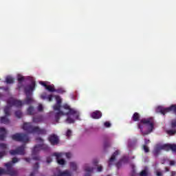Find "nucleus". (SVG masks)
<instances>
[{"label": "nucleus", "mask_w": 176, "mask_h": 176, "mask_svg": "<svg viewBox=\"0 0 176 176\" xmlns=\"http://www.w3.org/2000/svg\"><path fill=\"white\" fill-rule=\"evenodd\" d=\"M56 104L54 105V111H58V112L55 114V120L57 123H58V121L60 120V118L61 116H67V118L66 119L67 123L71 124V123H75V120H79V116L80 113L79 111L71 109V107L68 105L67 104H65L63 106H61V98L58 96H56ZM71 116H73L74 118H71Z\"/></svg>", "instance_id": "f257e3e1"}, {"label": "nucleus", "mask_w": 176, "mask_h": 176, "mask_svg": "<svg viewBox=\"0 0 176 176\" xmlns=\"http://www.w3.org/2000/svg\"><path fill=\"white\" fill-rule=\"evenodd\" d=\"M36 140L37 142H41V144H37L34 147L32 151V156L33 160H41V157L37 155L39 151H44L45 152H49L50 147L47 144H43L44 140L41 138H37Z\"/></svg>", "instance_id": "f03ea898"}, {"label": "nucleus", "mask_w": 176, "mask_h": 176, "mask_svg": "<svg viewBox=\"0 0 176 176\" xmlns=\"http://www.w3.org/2000/svg\"><path fill=\"white\" fill-rule=\"evenodd\" d=\"M23 130L31 134H38L41 135H46L47 131L45 129H41L39 126H33L31 122H25L23 125Z\"/></svg>", "instance_id": "7ed1b4c3"}, {"label": "nucleus", "mask_w": 176, "mask_h": 176, "mask_svg": "<svg viewBox=\"0 0 176 176\" xmlns=\"http://www.w3.org/2000/svg\"><path fill=\"white\" fill-rule=\"evenodd\" d=\"M18 162H20V159L17 157H13L12 162L5 164L7 169L5 170L0 168V175H2L3 174H8L10 176H17V170H13L12 167L13 164L17 163Z\"/></svg>", "instance_id": "20e7f679"}, {"label": "nucleus", "mask_w": 176, "mask_h": 176, "mask_svg": "<svg viewBox=\"0 0 176 176\" xmlns=\"http://www.w3.org/2000/svg\"><path fill=\"white\" fill-rule=\"evenodd\" d=\"M141 124H144L145 126H146L148 131L142 132V125ZM138 126L140 131L142 132L143 136L148 135L149 133H152V131H153V128L155 126V120H153V118H143L140 120V122L138 124Z\"/></svg>", "instance_id": "39448f33"}, {"label": "nucleus", "mask_w": 176, "mask_h": 176, "mask_svg": "<svg viewBox=\"0 0 176 176\" xmlns=\"http://www.w3.org/2000/svg\"><path fill=\"white\" fill-rule=\"evenodd\" d=\"M32 95H26L25 100L22 102L21 100H18L14 98H10L8 100V105H13L14 107H16V108H21L24 104L30 105V104H32L34 100L32 99Z\"/></svg>", "instance_id": "423d86ee"}, {"label": "nucleus", "mask_w": 176, "mask_h": 176, "mask_svg": "<svg viewBox=\"0 0 176 176\" xmlns=\"http://www.w3.org/2000/svg\"><path fill=\"white\" fill-rule=\"evenodd\" d=\"M14 107L12 104H9L7 101V106L4 108V113L5 116L1 117V123H3V124H9L10 123V120L8 118V116H10V109Z\"/></svg>", "instance_id": "0eeeda50"}, {"label": "nucleus", "mask_w": 176, "mask_h": 176, "mask_svg": "<svg viewBox=\"0 0 176 176\" xmlns=\"http://www.w3.org/2000/svg\"><path fill=\"white\" fill-rule=\"evenodd\" d=\"M12 139L19 142H28L30 141L28 135L24 133H15L12 135Z\"/></svg>", "instance_id": "6e6552de"}, {"label": "nucleus", "mask_w": 176, "mask_h": 176, "mask_svg": "<svg viewBox=\"0 0 176 176\" xmlns=\"http://www.w3.org/2000/svg\"><path fill=\"white\" fill-rule=\"evenodd\" d=\"M170 111H173L174 113H176V104H173L168 108H164L162 106H159L156 109V112H159L164 116L166 115L167 113L170 112Z\"/></svg>", "instance_id": "1a4fd4ad"}, {"label": "nucleus", "mask_w": 176, "mask_h": 176, "mask_svg": "<svg viewBox=\"0 0 176 176\" xmlns=\"http://www.w3.org/2000/svg\"><path fill=\"white\" fill-rule=\"evenodd\" d=\"M10 154H11L12 156L16 155H25V145L19 146L15 150H10Z\"/></svg>", "instance_id": "9d476101"}, {"label": "nucleus", "mask_w": 176, "mask_h": 176, "mask_svg": "<svg viewBox=\"0 0 176 176\" xmlns=\"http://www.w3.org/2000/svg\"><path fill=\"white\" fill-rule=\"evenodd\" d=\"M160 149L162 151H166L168 152L172 151V152H176V144H164L160 146Z\"/></svg>", "instance_id": "9b49d317"}, {"label": "nucleus", "mask_w": 176, "mask_h": 176, "mask_svg": "<svg viewBox=\"0 0 176 176\" xmlns=\"http://www.w3.org/2000/svg\"><path fill=\"white\" fill-rule=\"evenodd\" d=\"M48 141L50 142L51 145H58L60 143V139L58 138V136L56 134H51L48 137Z\"/></svg>", "instance_id": "f8f14e48"}, {"label": "nucleus", "mask_w": 176, "mask_h": 176, "mask_svg": "<svg viewBox=\"0 0 176 176\" xmlns=\"http://www.w3.org/2000/svg\"><path fill=\"white\" fill-rule=\"evenodd\" d=\"M35 86H36V84L35 83V81L32 82V83L29 85H27L25 87V94L26 96L32 95L31 92L34 91L35 89Z\"/></svg>", "instance_id": "ddd939ff"}, {"label": "nucleus", "mask_w": 176, "mask_h": 176, "mask_svg": "<svg viewBox=\"0 0 176 176\" xmlns=\"http://www.w3.org/2000/svg\"><path fill=\"white\" fill-rule=\"evenodd\" d=\"M120 152L119 151H116L113 155H111V158L109 160V167H111V166H112V163L115 162V160H116V156H118V155H119Z\"/></svg>", "instance_id": "4468645a"}, {"label": "nucleus", "mask_w": 176, "mask_h": 176, "mask_svg": "<svg viewBox=\"0 0 176 176\" xmlns=\"http://www.w3.org/2000/svg\"><path fill=\"white\" fill-rule=\"evenodd\" d=\"M102 116V113L100 111H95L91 113V118H92V119H100Z\"/></svg>", "instance_id": "2eb2a0df"}, {"label": "nucleus", "mask_w": 176, "mask_h": 176, "mask_svg": "<svg viewBox=\"0 0 176 176\" xmlns=\"http://www.w3.org/2000/svg\"><path fill=\"white\" fill-rule=\"evenodd\" d=\"M6 134H8L6 129L3 127L0 128V141H3L6 138Z\"/></svg>", "instance_id": "dca6fc26"}, {"label": "nucleus", "mask_w": 176, "mask_h": 176, "mask_svg": "<svg viewBox=\"0 0 176 176\" xmlns=\"http://www.w3.org/2000/svg\"><path fill=\"white\" fill-rule=\"evenodd\" d=\"M6 148H7L6 144L3 143H0V149L1 151H2L1 152H0V158L3 157V156H5V154L6 153L5 152V149H6Z\"/></svg>", "instance_id": "f3484780"}, {"label": "nucleus", "mask_w": 176, "mask_h": 176, "mask_svg": "<svg viewBox=\"0 0 176 176\" xmlns=\"http://www.w3.org/2000/svg\"><path fill=\"white\" fill-rule=\"evenodd\" d=\"M39 168V163L36 162L33 166V172L31 173L30 176H35V174L38 173V169Z\"/></svg>", "instance_id": "a211bd4d"}, {"label": "nucleus", "mask_w": 176, "mask_h": 176, "mask_svg": "<svg viewBox=\"0 0 176 176\" xmlns=\"http://www.w3.org/2000/svg\"><path fill=\"white\" fill-rule=\"evenodd\" d=\"M43 121V116H38L36 117L33 118V123H41V122Z\"/></svg>", "instance_id": "6ab92c4d"}, {"label": "nucleus", "mask_w": 176, "mask_h": 176, "mask_svg": "<svg viewBox=\"0 0 176 176\" xmlns=\"http://www.w3.org/2000/svg\"><path fill=\"white\" fill-rule=\"evenodd\" d=\"M140 118H141V116L140 115V113H138V112H135L133 113L131 119L133 122H139Z\"/></svg>", "instance_id": "aec40b11"}, {"label": "nucleus", "mask_w": 176, "mask_h": 176, "mask_svg": "<svg viewBox=\"0 0 176 176\" xmlns=\"http://www.w3.org/2000/svg\"><path fill=\"white\" fill-rule=\"evenodd\" d=\"M6 83H8V85H10L12 83H14V79L13 78H12L11 76H7L6 78Z\"/></svg>", "instance_id": "412c9836"}, {"label": "nucleus", "mask_w": 176, "mask_h": 176, "mask_svg": "<svg viewBox=\"0 0 176 176\" xmlns=\"http://www.w3.org/2000/svg\"><path fill=\"white\" fill-rule=\"evenodd\" d=\"M45 89L51 93H54V91H56V89H54V85H47V87Z\"/></svg>", "instance_id": "4be33fe9"}, {"label": "nucleus", "mask_w": 176, "mask_h": 176, "mask_svg": "<svg viewBox=\"0 0 176 176\" xmlns=\"http://www.w3.org/2000/svg\"><path fill=\"white\" fill-rule=\"evenodd\" d=\"M160 151H162V149H160V147H159V148H155V149L153 151V155H154L155 157H157V156H159V155H160Z\"/></svg>", "instance_id": "5701e85b"}, {"label": "nucleus", "mask_w": 176, "mask_h": 176, "mask_svg": "<svg viewBox=\"0 0 176 176\" xmlns=\"http://www.w3.org/2000/svg\"><path fill=\"white\" fill-rule=\"evenodd\" d=\"M70 167L74 171H76V170L78 168V166L76 165V163H75V162H70Z\"/></svg>", "instance_id": "b1692460"}, {"label": "nucleus", "mask_w": 176, "mask_h": 176, "mask_svg": "<svg viewBox=\"0 0 176 176\" xmlns=\"http://www.w3.org/2000/svg\"><path fill=\"white\" fill-rule=\"evenodd\" d=\"M84 170L86 173H91V171H93V168L89 166V165H85Z\"/></svg>", "instance_id": "393cba45"}, {"label": "nucleus", "mask_w": 176, "mask_h": 176, "mask_svg": "<svg viewBox=\"0 0 176 176\" xmlns=\"http://www.w3.org/2000/svg\"><path fill=\"white\" fill-rule=\"evenodd\" d=\"M166 133L167 134H168V135H175L176 130L175 129L168 130L166 131Z\"/></svg>", "instance_id": "a878e982"}, {"label": "nucleus", "mask_w": 176, "mask_h": 176, "mask_svg": "<svg viewBox=\"0 0 176 176\" xmlns=\"http://www.w3.org/2000/svg\"><path fill=\"white\" fill-rule=\"evenodd\" d=\"M34 109L33 107L32 106L29 107V108L28 109V114L34 115Z\"/></svg>", "instance_id": "bb28decb"}, {"label": "nucleus", "mask_w": 176, "mask_h": 176, "mask_svg": "<svg viewBox=\"0 0 176 176\" xmlns=\"http://www.w3.org/2000/svg\"><path fill=\"white\" fill-rule=\"evenodd\" d=\"M15 116L18 118V119H20L21 116H23V113L20 110L16 111H15Z\"/></svg>", "instance_id": "cd10ccee"}, {"label": "nucleus", "mask_w": 176, "mask_h": 176, "mask_svg": "<svg viewBox=\"0 0 176 176\" xmlns=\"http://www.w3.org/2000/svg\"><path fill=\"white\" fill-rule=\"evenodd\" d=\"M56 93H58V94H64L65 93V90L63 88H59L57 89H55Z\"/></svg>", "instance_id": "c85d7f7f"}, {"label": "nucleus", "mask_w": 176, "mask_h": 176, "mask_svg": "<svg viewBox=\"0 0 176 176\" xmlns=\"http://www.w3.org/2000/svg\"><path fill=\"white\" fill-rule=\"evenodd\" d=\"M54 156L56 157V161L60 160V157H63V154L61 153H54Z\"/></svg>", "instance_id": "c756f323"}, {"label": "nucleus", "mask_w": 176, "mask_h": 176, "mask_svg": "<svg viewBox=\"0 0 176 176\" xmlns=\"http://www.w3.org/2000/svg\"><path fill=\"white\" fill-rule=\"evenodd\" d=\"M58 164H60V166H64L65 164V160L64 159H59L56 160Z\"/></svg>", "instance_id": "7c9ffc66"}, {"label": "nucleus", "mask_w": 176, "mask_h": 176, "mask_svg": "<svg viewBox=\"0 0 176 176\" xmlns=\"http://www.w3.org/2000/svg\"><path fill=\"white\" fill-rule=\"evenodd\" d=\"M24 87V85L23 84V82H18L17 85V89L18 90H21Z\"/></svg>", "instance_id": "2f4dec72"}, {"label": "nucleus", "mask_w": 176, "mask_h": 176, "mask_svg": "<svg viewBox=\"0 0 176 176\" xmlns=\"http://www.w3.org/2000/svg\"><path fill=\"white\" fill-rule=\"evenodd\" d=\"M60 176H71V173L66 170V171H64L63 173H61L60 174H59Z\"/></svg>", "instance_id": "473e14b6"}, {"label": "nucleus", "mask_w": 176, "mask_h": 176, "mask_svg": "<svg viewBox=\"0 0 176 176\" xmlns=\"http://www.w3.org/2000/svg\"><path fill=\"white\" fill-rule=\"evenodd\" d=\"M131 176H137V173L135 172V168L134 166H132V171L131 173Z\"/></svg>", "instance_id": "72a5a7b5"}, {"label": "nucleus", "mask_w": 176, "mask_h": 176, "mask_svg": "<svg viewBox=\"0 0 176 176\" xmlns=\"http://www.w3.org/2000/svg\"><path fill=\"white\" fill-rule=\"evenodd\" d=\"M17 80L18 82H24V76H21V74H19Z\"/></svg>", "instance_id": "f704fd0d"}, {"label": "nucleus", "mask_w": 176, "mask_h": 176, "mask_svg": "<svg viewBox=\"0 0 176 176\" xmlns=\"http://www.w3.org/2000/svg\"><path fill=\"white\" fill-rule=\"evenodd\" d=\"M143 149L145 152V153H148L149 152V147L147 146L146 145H143Z\"/></svg>", "instance_id": "c9c22d12"}, {"label": "nucleus", "mask_w": 176, "mask_h": 176, "mask_svg": "<svg viewBox=\"0 0 176 176\" xmlns=\"http://www.w3.org/2000/svg\"><path fill=\"white\" fill-rule=\"evenodd\" d=\"M109 146H111V143H109V142H105L104 144V149H107V148H109Z\"/></svg>", "instance_id": "e433bc0d"}, {"label": "nucleus", "mask_w": 176, "mask_h": 176, "mask_svg": "<svg viewBox=\"0 0 176 176\" xmlns=\"http://www.w3.org/2000/svg\"><path fill=\"white\" fill-rule=\"evenodd\" d=\"M140 176H148V172L146 170H144L140 173Z\"/></svg>", "instance_id": "4c0bfd02"}, {"label": "nucleus", "mask_w": 176, "mask_h": 176, "mask_svg": "<svg viewBox=\"0 0 176 176\" xmlns=\"http://www.w3.org/2000/svg\"><path fill=\"white\" fill-rule=\"evenodd\" d=\"M66 135L69 138L71 135H72V131L71 129H68L67 131L66 132Z\"/></svg>", "instance_id": "58836bf2"}, {"label": "nucleus", "mask_w": 176, "mask_h": 176, "mask_svg": "<svg viewBox=\"0 0 176 176\" xmlns=\"http://www.w3.org/2000/svg\"><path fill=\"white\" fill-rule=\"evenodd\" d=\"M43 111V106H42V104H39L38 107V111L42 112Z\"/></svg>", "instance_id": "ea45409f"}, {"label": "nucleus", "mask_w": 176, "mask_h": 176, "mask_svg": "<svg viewBox=\"0 0 176 176\" xmlns=\"http://www.w3.org/2000/svg\"><path fill=\"white\" fill-rule=\"evenodd\" d=\"M48 101H53V95H48L47 97Z\"/></svg>", "instance_id": "a19ab883"}, {"label": "nucleus", "mask_w": 176, "mask_h": 176, "mask_svg": "<svg viewBox=\"0 0 176 176\" xmlns=\"http://www.w3.org/2000/svg\"><path fill=\"white\" fill-rule=\"evenodd\" d=\"M42 100H47V95L46 94H43L41 96Z\"/></svg>", "instance_id": "79ce46f5"}, {"label": "nucleus", "mask_w": 176, "mask_h": 176, "mask_svg": "<svg viewBox=\"0 0 176 176\" xmlns=\"http://www.w3.org/2000/svg\"><path fill=\"white\" fill-rule=\"evenodd\" d=\"M144 145H148V144H151V140L149 139H144Z\"/></svg>", "instance_id": "37998d69"}, {"label": "nucleus", "mask_w": 176, "mask_h": 176, "mask_svg": "<svg viewBox=\"0 0 176 176\" xmlns=\"http://www.w3.org/2000/svg\"><path fill=\"white\" fill-rule=\"evenodd\" d=\"M65 156L67 159H71L72 155L70 153H66Z\"/></svg>", "instance_id": "c03bdc74"}, {"label": "nucleus", "mask_w": 176, "mask_h": 176, "mask_svg": "<svg viewBox=\"0 0 176 176\" xmlns=\"http://www.w3.org/2000/svg\"><path fill=\"white\" fill-rule=\"evenodd\" d=\"M52 162H53V160L52 159L51 157H47V163H52Z\"/></svg>", "instance_id": "a18cd8bd"}, {"label": "nucleus", "mask_w": 176, "mask_h": 176, "mask_svg": "<svg viewBox=\"0 0 176 176\" xmlns=\"http://www.w3.org/2000/svg\"><path fill=\"white\" fill-rule=\"evenodd\" d=\"M101 171H102V166H99L97 168V172L98 173H101Z\"/></svg>", "instance_id": "49530a36"}, {"label": "nucleus", "mask_w": 176, "mask_h": 176, "mask_svg": "<svg viewBox=\"0 0 176 176\" xmlns=\"http://www.w3.org/2000/svg\"><path fill=\"white\" fill-rule=\"evenodd\" d=\"M40 84L43 86L44 87H45V89L47 87V85L46 84V82L41 81L40 82Z\"/></svg>", "instance_id": "de8ad7c7"}, {"label": "nucleus", "mask_w": 176, "mask_h": 176, "mask_svg": "<svg viewBox=\"0 0 176 176\" xmlns=\"http://www.w3.org/2000/svg\"><path fill=\"white\" fill-rule=\"evenodd\" d=\"M104 126L105 127H111V122H104Z\"/></svg>", "instance_id": "09e8293b"}, {"label": "nucleus", "mask_w": 176, "mask_h": 176, "mask_svg": "<svg viewBox=\"0 0 176 176\" xmlns=\"http://www.w3.org/2000/svg\"><path fill=\"white\" fill-rule=\"evenodd\" d=\"M121 166H122V160L116 163V167H118V168H119Z\"/></svg>", "instance_id": "8fccbe9b"}, {"label": "nucleus", "mask_w": 176, "mask_h": 176, "mask_svg": "<svg viewBox=\"0 0 176 176\" xmlns=\"http://www.w3.org/2000/svg\"><path fill=\"white\" fill-rule=\"evenodd\" d=\"M157 176H163V173L161 171H156Z\"/></svg>", "instance_id": "3c124183"}, {"label": "nucleus", "mask_w": 176, "mask_h": 176, "mask_svg": "<svg viewBox=\"0 0 176 176\" xmlns=\"http://www.w3.org/2000/svg\"><path fill=\"white\" fill-rule=\"evenodd\" d=\"M170 166H175V161L170 160Z\"/></svg>", "instance_id": "603ef678"}, {"label": "nucleus", "mask_w": 176, "mask_h": 176, "mask_svg": "<svg viewBox=\"0 0 176 176\" xmlns=\"http://www.w3.org/2000/svg\"><path fill=\"white\" fill-rule=\"evenodd\" d=\"M94 164L95 166H97V165L98 164V160H94Z\"/></svg>", "instance_id": "864d4df0"}, {"label": "nucleus", "mask_w": 176, "mask_h": 176, "mask_svg": "<svg viewBox=\"0 0 176 176\" xmlns=\"http://www.w3.org/2000/svg\"><path fill=\"white\" fill-rule=\"evenodd\" d=\"M172 127H176V121L172 122Z\"/></svg>", "instance_id": "5fc2aeb1"}, {"label": "nucleus", "mask_w": 176, "mask_h": 176, "mask_svg": "<svg viewBox=\"0 0 176 176\" xmlns=\"http://www.w3.org/2000/svg\"><path fill=\"white\" fill-rule=\"evenodd\" d=\"M25 162H27L28 163H30V162H31V158H25Z\"/></svg>", "instance_id": "6e6d98bb"}, {"label": "nucleus", "mask_w": 176, "mask_h": 176, "mask_svg": "<svg viewBox=\"0 0 176 176\" xmlns=\"http://www.w3.org/2000/svg\"><path fill=\"white\" fill-rule=\"evenodd\" d=\"M85 176H90V173H87Z\"/></svg>", "instance_id": "4d7b16f0"}, {"label": "nucleus", "mask_w": 176, "mask_h": 176, "mask_svg": "<svg viewBox=\"0 0 176 176\" xmlns=\"http://www.w3.org/2000/svg\"><path fill=\"white\" fill-rule=\"evenodd\" d=\"M1 97H2V94H0V98H1Z\"/></svg>", "instance_id": "13d9d810"}, {"label": "nucleus", "mask_w": 176, "mask_h": 176, "mask_svg": "<svg viewBox=\"0 0 176 176\" xmlns=\"http://www.w3.org/2000/svg\"><path fill=\"white\" fill-rule=\"evenodd\" d=\"M166 171H168V168H166Z\"/></svg>", "instance_id": "bf43d9fd"}, {"label": "nucleus", "mask_w": 176, "mask_h": 176, "mask_svg": "<svg viewBox=\"0 0 176 176\" xmlns=\"http://www.w3.org/2000/svg\"><path fill=\"white\" fill-rule=\"evenodd\" d=\"M172 174L173 175V174H175V172H172Z\"/></svg>", "instance_id": "052dcab7"}]
</instances>
